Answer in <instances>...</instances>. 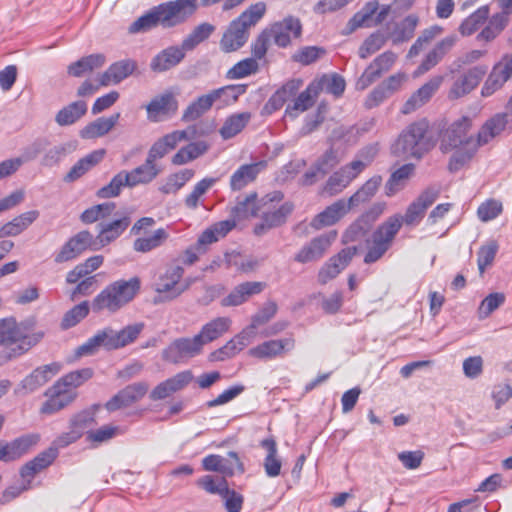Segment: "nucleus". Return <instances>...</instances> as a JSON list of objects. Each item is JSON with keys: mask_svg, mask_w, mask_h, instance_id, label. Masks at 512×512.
Wrapping results in <instances>:
<instances>
[{"mask_svg": "<svg viewBox=\"0 0 512 512\" xmlns=\"http://www.w3.org/2000/svg\"><path fill=\"white\" fill-rule=\"evenodd\" d=\"M440 188L430 186L420 193V195L409 204L404 216L393 215L382 223L372 234L371 244L364 257L367 264L379 260L391 247L392 242L399 232L402 223L406 225H417L430 207L439 197Z\"/></svg>", "mask_w": 512, "mask_h": 512, "instance_id": "f257e3e1", "label": "nucleus"}, {"mask_svg": "<svg viewBox=\"0 0 512 512\" xmlns=\"http://www.w3.org/2000/svg\"><path fill=\"white\" fill-rule=\"evenodd\" d=\"M198 8V0H173L161 3L136 19L128 27L130 34L147 32L158 25L172 28L185 23Z\"/></svg>", "mask_w": 512, "mask_h": 512, "instance_id": "f03ea898", "label": "nucleus"}, {"mask_svg": "<svg viewBox=\"0 0 512 512\" xmlns=\"http://www.w3.org/2000/svg\"><path fill=\"white\" fill-rule=\"evenodd\" d=\"M471 125V118L462 116L455 120L441 136L440 150L443 153L453 151L448 163L450 172H457L469 163L479 148L477 139L468 135Z\"/></svg>", "mask_w": 512, "mask_h": 512, "instance_id": "7ed1b4c3", "label": "nucleus"}, {"mask_svg": "<svg viewBox=\"0 0 512 512\" xmlns=\"http://www.w3.org/2000/svg\"><path fill=\"white\" fill-rule=\"evenodd\" d=\"M428 128L425 120L409 124L392 144V154L404 159H421L435 145L433 139L428 136Z\"/></svg>", "mask_w": 512, "mask_h": 512, "instance_id": "20e7f679", "label": "nucleus"}, {"mask_svg": "<svg viewBox=\"0 0 512 512\" xmlns=\"http://www.w3.org/2000/svg\"><path fill=\"white\" fill-rule=\"evenodd\" d=\"M140 279L117 280L106 286L92 301L91 309L95 313L108 311L115 313L131 302L140 290Z\"/></svg>", "mask_w": 512, "mask_h": 512, "instance_id": "39448f33", "label": "nucleus"}, {"mask_svg": "<svg viewBox=\"0 0 512 512\" xmlns=\"http://www.w3.org/2000/svg\"><path fill=\"white\" fill-rule=\"evenodd\" d=\"M282 199L283 194L280 191L271 192L261 198L258 209L262 211V220L254 227V233L257 236H262L268 230L282 225L288 215L292 213L294 205L290 202L276 207V204L280 203Z\"/></svg>", "mask_w": 512, "mask_h": 512, "instance_id": "423d86ee", "label": "nucleus"}, {"mask_svg": "<svg viewBox=\"0 0 512 512\" xmlns=\"http://www.w3.org/2000/svg\"><path fill=\"white\" fill-rule=\"evenodd\" d=\"M184 269L180 265L167 266L154 283V290L163 300H173L189 289L190 279L182 281Z\"/></svg>", "mask_w": 512, "mask_h": 512, "instance_id": "0eeeda50", "label": "nucleus"}, {"mask_svg": "<svg viewBox=\"0 0 512 512\" xmlns=\"http://www.w3.org/2000/svg\"><path fill=\"white\" fill-rule=\"evenodd\" d=\"M38 340L39 337L25 335L14 319L0 320V344L6 346L17 344L15 348L11 349L9 357L22 355L34 346Z\"/></svg>", "mask_w": 512, "mask_h": 512, "instance_id": "6e6552de", "label": "nucleus"}, {"mask_svg": "<svg viewBox=\"0 0 512 512\" xmlns=\"http://www.w3.org/2000/svg\"><path fill=\"white\" fill-rule=\"evenodd\" d=\"M202 341L195 335L192 338L182 337L171 342L162 352L163 360L178 364L199 355L202 352Z\"/></svg>", "mask_w": 512, "mask_h": 512, "instance_id": "1a4fd4ad", "label": "nucleus"}, {"mask_svg": "<svg viewBox=\"0 0 512 512\" xmlns=\"http://www.w3.org/2000/svg\"><path fill=\"white\" fill-rule=\"evenodd\" d=\"M115 215L117 216L116 219L112 221H101L97 225L98 234L95 239V247L93 248L94 250H98L99 248L105 247L112 243L118 239L129 227L131 218L128 213L117 212Z\"/></svg>", "mask_w": 512, "mask_h": 512, "instance_id": "9d476101", "label": "nucleus"}, {"mask_svg": "<svg viewBox=\"0 0 512 512\" xmlns=\"http://www.w3.org/2000/svg\"><path fill=\"white\" fill-rule=\"evenodd\" d=\"M336 238V231H329L313 238L295 254L294 260L301 264L320 260Z\"/></svg>", "mask_w": 512, "mask_h": 512, "instance_id": "9b49d317", "label": "nucleus"}, {"mask_svg": "<svg viewBox=\"0 0 512 512\" xmlns=\"http://www.w3.org/2000/svg\"><path fill=\"white\" fill-rule=\"evenodd\" d=\"M274 43L281 48L288 47L293 40L302 36V23L298 17L289 15L269 26Z\"/></svg>", "mask_w": 512, "mask_h": 512, "instance_id": "f8f14e48", "label": "nucleus"}, {"mask_svg": "<svg viewBox=\"0 0 512 512\" xmlns=\"http://www.w3.org/2000/svg\"><path fill=\"white\" fill-rule=\"evenodd\" d=\"M512 78V55H505L496 63L485 80L481 95L483 97L492 96L499 91L504 84Z\"/></svg>", "mask_w": 512, "mask_h": 512, "instance_id": "ddd939ff", "label": "nucleus"}, {"mask_svg": "<svg viewBox=\"0 0 512 512\" xmlns=\"http://www.w3.org/2000/svg\"><path fill=\"white\" fill-rule=\"evenodd\" d=\"M396 59L397 55L392 51H385L376 57L357 80V89L364 90L370 86L379 79L383 73L388 72L393 67Z\"/></svg>", "mask_w": 512, "mask_h": 512, "instance_id": "4468645a", "label": "nucleus"}, {"mask_svg": "<svg viewBox=\"0 0 512 512\" xmlns=\"http://www.w3.org/2000/svg\"><path fill=\"white\" fill-rule=\"evenodd\" d=\"M487 73V66L478 65L458 77L452 84L449 92V99H459L474 90L484 75Z\"/></svg>", "mask_w": 512, "mask_h": 512, "instance_id": "2eb2a0df", "label": "nucleus"}, {"mask_svg": "<svg viewBox=\"0 0 512 512\" xmlns=\"http://www.w3.org/2000/svg\"><path fill=\"white\" fill-rule=\"evenodd\" d=\"M367 166V163L361 160H354L351 163L343 166L333 175H331L325 185V191L330 195L339 193L345 188L353 179H355Z\"/></svg>", "mask_w": 512, "mask_h": 512, "instance_id": "dca6fc26", "label": "nucleus"}, {"mask_svg": "<svg viewBox=\"0 0 512 512\" xmlns=\"http://www.w3.org/2000/svg\"><path fill=\"white\" fill-rule=\"evenodd\" d=\"M443 81L444 77L441 75L429 79L406 100L401 108V112L407 115L424 106L438 91Z\"/></svg>", "mask_w": 512, "mask_h": 512, "instance_id": "f3484780", "label": "nucleus"}, {"mask_svg": "<svg viewBox=\"0 0 512 512\" xmlns=\"http://www.w3.org/2000/svg\"><path fill=\"white\" fill-rule=\"evenodd\" d=\"M149 385L146 382L130 384L115 394L105 405L108 411H116L131 406L140 401L147 393Z\"/></svg>", "mask_w": 512, "mask_h": 512, "instance_id": "a211bd4d", "label": "nucleus"}, {"mask_svg": "<svg viewBox=\"0 0 512 512\" xmlns=\"http://www.w3.org/2000/svg\"><path fill=\"white\" fill-rule=\"evenodd\" d=\"M254 336L255 328L250 325L229 340L223 347L212 352L210 359L212 361H224L235 356L252 342Z\"/></svg>", "mask_w": 512, "mask_h": 512, "instance_id": "6ab92c4d", "label": "nucleus"}, {"mask_svg": "<svg viewBox=\"0 0 512 512\" xmlns=\"http://www.w3.org/2000/svg\"><path fill=\"white\" fill-rule=\"evenodd\" d=\"M228 456L232 459V461H229L228 459L215 454L206 456L202 460L204 470L220 472L226 476H232L236 470L240 473H243L244 466L240 461L237 453L231 451L228 453Z\"/></svg>", "mask_w": 512, "mask_h": 512, "instance_id": "aec40b11", "label": "nucleus"}, {"mask_svg": "<svg viewBox=\"0 0 512 512\" xmlns=\"http://www.w3.org/2000/svg\"><path fill=\"white\" fill-rule=\"evenodd\" d=\"M193 380L191 371L186 370L177 373L171 378L159 383L150 393L154 401L162 400L184 389Z\"/></svg>", "mask_w": 512, "mask_h": 512, "instance_id": "412c9836", "label": "nucleus"}, {"mask_svg": "<svg viewBox=\"0 0 512 512\" xmlns=\"http://www.w3.org/2000/svg\"><path fill=\"white\" fill-rule=\"evenodd\" d=\"M177 108L178 103L172 93L157 96L146 106L148 119L153 122H159L170 117L175 114Z\"/></svg>", "mask_w": 512, "mask_h": 512, "instance_id": "4be33fe9", "label": "nucleus"}, {"mask_svg": "<svg viewBox=\"0 0 512 512\" xmlns=\"http://www.w3.org/2000/svg\"><path fill=\"white\" fill-rule=\"evenodd\" d=\"M355 253L356 248L348 247L331 257L320 269L318 281L321 284H326L335 278L348 265Z\"/></svg>", "mask_w": 512, "mask_h": 512, "instance_id": "5701e85b", "label": "nucleus"}, {"mask_svg": "<svg viewBox=\"0 0 512 512\" xmlns=\"http://www.w3.org/2000/svg\"><path fill=\"white\" fill-rule=\"evenodd\" d=\"M45 395L48 399L43 403L41 413L49 415L60 411L77 397L76 391H68L63 387H57L56 382L45 392Z\"/></svg>", "mask_w": 512, "mask_h": 512, "instance_id": "b1692460", "label": "nucleus"}, {"mask_svg": "<svg viewBox=\"0 0 512 512\" xmlns=\"http://www.w3.org/2000/svg\"><path fill=\"white\" fill-rule=\"evenodd\" d=\"M267 167L264 160L241 165L230 177V188L233 191H239L250 183L254 182L258 175Z\"/></svg>", "mask_w": 512, "mask_h": 512, "instance_id": "393cba45", "label": "nucleus"}, {"mask_svg": "<svg viewBox=\"0 0 512 512\" xmlns=\"http://www.w3.org/2000/svg\"><path fill=\"white\" fill-rule=\"evenodd\" d=\"M265 288V283L248 281L237 285L226 297L221 300V306H239L256 294H260Z\"/></svg>", "mask_w": 512, "mask_h": 512, "instance_id": "a878e982", "label": "nucleus"}, {"mask_svg": "<svg viewBox=\"0 0 512 512\" xmlns=\"http://www.w3.org/2000/svg\"><path fill=\"white\" fill-rule=\"evenodd\" d=\"M137 68V63L132 59H123L109 66V68L100 75V85L109 86L119 84L129 77Z\"/></svg>", "mask_w": 512, "mask_h": 512, "instance_id": "bb28decb", "label": "nucleus"}, {"mask_svg": "<svg viewBox=\"0 0 512 512\" xmlns=\"http://www.w3.org/2000/svg\"><path fill=\"white\" fill-rule=\"evenodd\" d=\"M386 209L385 202H377L373 204L368 211H366L354 224H352L349 229L346 231L344 237L347 240L354 241L360 235H363L369 226L375 222L380 215Z\"/></svg>", "mask_w": 512, "mask_h": 512, "instance_id": "cd10ccee", "label": "nucleus"}, {"mask_svg": "<svg viewBox=\"0 0 512 512\" xmlns=\"http://www.w3.org/2000/svg\"><path fill=\"white\" fill-rule=\"evenodd\" d=\"M294 348V340L283 338L265 341L249 350V355L260 359H271L282 355Z\"/></svg>", "mask_w": 512, "mask_h": 512, "instance_id": "c85d7f7f", "label": "nucleus"}, {"mask_svg": "<svg viewBox=\"0 0 512 512\" xmlns=\"http://www.w3.org/2000/svg\"><path fill=\"white\" fill-rule=\"evenodd\" d=\"M189 138L186 130H176L166 134L152 145L147 159L155 163L157 159L164 157L169 151L173 150L179 142Z\"/></svg>", "mask_w": 512, "mask_h": 512, "instance_id": "c756f323", "label": "nucleus"}, {"mask_svg": "<svg viewBox=\"0 0 512 512\" xmlns=\"http://www.w3.org/2000/svg\"><path fill=\"white\" fill-rule=\"evenodd\" d=\"M60 370L61 365L57 362L38 367L22 380L21 386L27 392H34L45 385L52 377L58 374Z\"/></svg>", "mask_w": 512, "mask_h": 512, "instance_id": "7c9ffc66", "label": "nucleus"}, {"mask_svg": "<svg viewBox=\"0 0 512 512\" xmlns=\"http://www.w3.org/2000/svg\"><path fill=\"white\" fill-rule=\"evenodd\" d=\"M182 46H169L153 57L150 68L154 72H164L178 65L185 58Z\"/></svg>", "mask_w": 512, "mask_h": 512, "instance_id": "2f4dec72", "label": "nucleus"}, {"mask_svg": "<svg viewBox=\"0 0 512 512\" xmlns=\"http://www.w3.org/2000/svg\"><path fill=\"white\" fill-rule=\"evenodd\" d=\"M39 440L37 435H25L0 446V460L9 462L20 458Z\"/></svg>", "mask_w": 512, "mask_h": 512, "instance_id": "473e14b6", "label": "nucleus"}, {"mask_svg": "<svg viewBox=\"0 0 512 512\" xmlns=\"http://www.w3.org/2000/svg\"><path fill=\"white\" fill-rule=\"evenodd\" d=\"M350 210L344 199L338 200L328 206L324 211L317 214L311 221V226L315 229H321L335 224Z\"/></svg>", "mask_w": 512, "mask_h": 512, "instance_id": "72a5a7b5", "label": "nucleus"}, {"mask_svg": "<svg viewBox=\"0 0 512 512\" xmlns=\"http://www.w3.org/2000/svg\"><path fill=\"white\" fill-rule=\"evenodd\" d=\"M120 113L112 114L109 117H100L86 125L81 131L83 139H95L106 135L118 123Z\"/></svg>", "mask_w": 512, "mask_h": 512, "instance_id": "f704fd0d", "label": "nucleus"}, {"mask_svg": "<svg viewBox=\"0 0 512 512\" xmlns=\"http://www.w3.org/2000/svg\"><path fill=\"white\" fill-rule=\"evenodd\" d=\"M105 155V150L99 149L91 152L85 157L81 158L77 163H75L69 172L65 175L64 181L66 182H74L84 174H86L89 170H91L94 166H96L99 162L102 161Z\"/></svg>", "mask_w": 512, "mask_h": 512, "instance_id": "c9c22d12", "label": "nucleus"}, {"mask_svg": "<svg viewBox=\"0 0 512 512\" xmlns=\"http://www.w3.org/2000/svg\"><path fill=\"white\" fill-rule=\"evenodd\" d=\"M39 215L38 210H31L18 215L0 228V238L19 235L35 222Z\"/></svg>", "mask_w": 512, "mask_h": 512, "instance_id": "e433bc0d", "label": "nucleus"}, {"mask_svg": "<svg viewBox=\"0 0 512 512\" xmlns=\"http://www.w3.org/2000/svg\"><path fill=\"white\" fill-rule=\"evenodd\" d=\"M508 123L507 113H498L490 118L478 132V146L487 144L494 137L498 136L506 128Z\"/></svg>", "mask_w": 512, "mask_h": 512, "instance_id": "4c0bfd02", "label": "nucleus"}, {"mask_svg": "<svg viewBox=\"0 0 512 512\" xmlns=\"http://www.w3.org/2000/svg\"><path fill=\"white\" fill-rule=\"evenodd\" d=\"M319 89L320 87L318 84H313V82H311L307 88L298 95L293 105H289L287 107L286 114L295 118L299 112H304L311 108L319 96Z\"/></svg>", "mask_w": 512, "mask_h": 512, "instance_id": "58836bf2", "label": "nucleus"}, {"mask_svg": "<svg viewBox=\"0 0 512 512\" xmlns=\"http://www.w3.org/2000/svg\"><path fill=\"white\" fill-rule=\"evenodd\" d=\"M232 320L229 317H217L206 323L197 334L202 345L212 342L229 331Z\"/></svg>", "mask_w": 512, "mask_h": 512, "instance_id": "ea45409f", "label": "nucleus"}, {"mask_svg": "<svg viewBox=\"0 0 512 512\" xmlns=\"http://www.w3.org/2000/svg\"><path fill=\"white\" fill-rule=\"evenodd\" d=\"M105 62L106 57L104 54H91L71 63L67 68V72L73 77H82L87 73L93 72L95 69L101 68Z\"/></svg>", "mask_w": 512, "mask_h": 512, "instance_id": "a19ab883", "label": "nucleus"}, {"mask_svg": "<svg viewBox=\"0 0 512 512\" xmlns=\"http://www.w3.org/2000/svg\"><path fill=\"white\" fill-rule=\"evenodd\" d=\"M247 85L234 84L220 87L211 91L217 109L232 105L238 98L246 93Z\"/></svg>", "mask_w": 512, "mask_h": 512, "instance_id": "79ce46f5", "label": "nucleus"}, {"mask_svg": "<svg viewBox=\"0 0 512 512\" xmlns=\"http://www.w3.org/2000/svg\"><path fill=\"white\" fill-rule=\"evenodd\" d=\"M260 446L267 452L263 463L266 475L271 478L279 476L282 463L277 455L276 441L272 437L266 438L260 442Z\"/></svg>", "mask_w": 512, "mask_h": 512, "instance_id": "37998d69", "label": "nucleus"}, {"mask_svg": "<svg viewBox=\"0 0 512 512\" xmlns=\"http://www.w3.org/2000/svg\"><path fill=\"white\" fill-rule=\"evenodd\" d=\"M56 449H49L48 451L42 452L37 455L34 459L27 462L20 471L23 479H31L41 470L48 467L56 458Z\"/></svg>", "mask_w": 512, "mask_h": 512, "instance_id": "c03bdc74", "label": "nucleus"}, {"mask_svg": "<svg viewBox=\"0 0 512 512\" xmlns=\"http://www.w3.org/2000/svg\"><path fill=\"white\" fill-rule=\"evenodd\" d=\"M160 171V168L155 163L146 158L144 164L128 172L130 188L152 182Z\"/></svg>", "mask_w": 512, "mask_h": 512, "instance_id": "a18cd8bd", "label": "nucleus"}, {"mask_svg": "<svg viewBox=\"0 0 512 512\" xmlns=\"http://www.w3.org/2000/svg\"><path fill=\"white\" fill-rule=\"evenodd\" d=\"M418 24L419 16L416 14H410L397 23L390 35L393 44L407 42L412 39Z\"/></svg>", "mask_w": 512, "mask_h": 512, "instance_id": "49530a36", "label": "nucleus"}, {"mask_svg": "<svg viewBox=\"0 0 512 512\" xmlns=\"http://www.w3.org/2000/svg\"><path fill=\"white\" fill-rule=\"evenodd\" d=\"M248 35V31L243 30L232 21L221 39L220 45L222 50L225 52L238 50L246 43Z\"/></svg>", "mask_w": 512, "mask_h": 512, "instance_id": "de8ad7c7", "label": "nucleus"}, {"mask_svg": "<svg viewBox=\"0 0 512 512\" xmlns=\"http://www.w3.org/2000/svg\"><path fill=\"white\" fill-rule=\"evenodd\" d=\"M208 149L209 145L205 141L191 142L178 150V152L172 157V164H187L204 155Z\"/></svg>", "mask_w": 512, "mask_h": 512, "instance_id": "09e8293b", "label": "nucleus"}, {"mask_svg": "<svg viewBox=\"0 0 512 512\" xmlns=\"http://www.w3.org/2000/svg\"><path fill=\"white\" fill-rule=\"evenodd\" d=\"M413 164H404L394 171L385 185V193L387 196H393L401 191L407 184V181L414 173Z\"/></svg>", "mask_w": 512, "mask_h": 512, "instance_id": "8fccbe9b", "label": "nucleus"}, {"mask_svg": "<svg viewBox=\"0 0 512 512\" xmlns=\"http://www.w3.org/2000/svg\"><path fill=\"white\" fill-rule=\"evenodd\" d=\"M87 112V104L85 101H75L62 108L55 117V121L60 126H68L74 124Z\"/></svg>", "mask_w": 512, "mask_h": 512, "instance_id": "3c124183", "label": "nucleus"}, {"mask_svg": "<svg viewBox=\"0 0 512 512\" xmlns=\"http://www.w3.org/2000/svg\"><path fill=\"white\" fill-rule=\"evenodd\" d=\"M251 116L250 112H241L229 116L219 131L222 138L227 140L239 134L249 123Z\"/></svg>", "mask_w": 512, "mask_h": 512, "instance_id": "603ef678", "label": "nucleus"}, {"mask_svg": "<svg viewBox=\"0 0 512 512\" xmlns=\"http://www.w3.org/2000/svg\"><path fill=\"white\" fill-rule=\"evenodd\" d=\"M214 99L211 91L207 94L199 96L193 101L184 111L182 115V121L191 122L200 118L203 114L211 109L214 105Z\"/></svg>", "mask_w": 512, "mask_h": 512, "instance_id": "864d4df0", "label": "nucleus"}, {"mask_svg": "<svg viewBox=\"0 0 512 512\" xmlns=\"http://www.w3.org/2000/svg\"><path fill=\"white\" fill-rule=\"evenodd\" d=\"M297 89L298 85L294 81L286 83L269 98L263 108L264 111L271 114L279 110L296 93Z\"/></svg>", "mask_w": 512, "mask_h": 512, "instance_id": "5fc2aeb1", "label": "nucleus"}, {"mask_svg": "<svg viewBox=\"0 0 512 512\" xmlns=\"http://www.w3.org/2000/svg\"><path fill=\"white\" fill-rule=\"evenodd\" d=\"M129 179L128 171H120L111 179L107 185L103 186L97 191V197L100 199H109L119 196L123 187L130 188Z\"/></svg>", "mask_w": 512, "mask_h": 512, "instance_id": "6e6d98bb", "label": "nucleus"}, {"mask_svg": "<svg viewBox=\"0 0 512 512\" xmlns=\"http://www.w3.org/2000/svg\"><path fill=\"white\" fill-rule=\"evenodd\" d=\"M129 179L128 171H120L111 179L107 185L103 186L97 191V197L100 199H109L119 196L123 187L130 188Z\"/></svg>", "mask_w": 512, "mask_h": 512, "instance_id": "4d7b16f0", "label": "nucleus"}, {"mask_svg": "<svg viewBox=\"0 0 512 512\" xmlns=\"http://www.w3.org/2000/svg\"><path fill=\"white\" fill-rule=\"evenodd\" d=\"M129 179L128 171H120L111 179L107 185L103 186L97 191V197L100 199H109L119 196L123 187L130 188Z\"/></svg>", "mask_w": 512, "mask_h": 512, "instance_id": "13d9d810", "label": "nucleus"}, {"mask_svg": "<svg viewBox=\"0 0 512 512\" xmlns=\"http://www.w3.org/2000/svg\"><path fill=\"white\" fill-rule=\"evenodd\" d=\"M215 31V26L204 22L197 25L182 41L181 46L187 51L195 49L200 43L208 39Z\"/></svg>", "mask_w": 512, "mask_h": 512, "instance_id": "bf43d9fd", "label": "nucleus"}, {"mask_svg": "<svg viewBox=\"0 0 512 512\" xmlns=\"http://www.w3.org/2000/svg\"><path fill=\"white\" fill-rule=\"evenodd\" d=\"M167 239V231L159 228L152 235L137 238L133 243V248L137 252L147 253L160 247Z\"/></svg>", "mask_w": 512, "mask_h": 512, "instance_id": "052dcab7", "label": "nucleus"}, {"mask_svg": "<svg viewBox=\"0 0 512 512\" xmlns=\"http://www.w3.org/2000/svg\"><path fill=\"white\" fill-rule=\"evenodd\" d=\"M312 82L313 84L319 85V94L322 91H326L335 97L341 96L344 93L346 87L344 78L337 73L324 74L321 78Z\"/></svg>", "mask_w": 512, "mask_h": 512, "instance_id": "680f3d73", "label": "nucleus"}, {"mask_svg": "<svg viewBox=\"0 0 512 512\" xmlns=\"http://www.w3.org/2000/svg\"><path fill=\"white\" fill-rule=\"evenodd\" d=\"M93 376L91 368H83L80 370L72 371L56 381L57 387H63L68 391H75L76 388L83 385L86 381Z\"/></svg>", "mask_w": 512, "mask_h": 512, "instance_id": "e2e57ef3", "label": "nucleus"}, {"mask_svg": "<svg viewBox=\"0 0 512 512\" xmlns=\"http://www.w3.org/2000/svg\"><path fill=\"white\" fill-rule=\"evenodd\" d=\"M489 7L481 6L469 17H467L460 25L459 31L463 36H469L476 32L488 19Z\"/></svg>", "mask_w": 512, "mask_h": 512, "instance_id": "0e129e2a", "label": "nucleus"}, {"mask_svg": "<svg viewBox=\"0 0 512 512\" xmlns=\"http://www.w3.org/2000/svg\"><path fill=\"white\" fill-rule=\"evenodd\" d=\"M378 10V2H368L360 11L354 14L347 24L348 32L351 33L356 29L364 26H371L372 16Z\"/></svg>", "mask_w": 512, "mask_h": 512, "instance_id": "69168bd1", "label": "nucleus"}, {"mask_svg": "<svg viewBox=\"0 0 512 512\" xmlns=\"http://www.w3.org/2000/svg\"><path fill=\"white\" fill-rule=\"evenodd\" d=\"M265 11V3L258 2L256 4L251 5L233 22L235 23V25H238L243 30L248 31L250 27L254 26L264 16Z\"/></svg>", "mask_w": 512, "mask_h": 512, "instance_id": "338daca9", "label": "nucleus"}, {"mask_svg": "<svg viewBox=\"0 0 512 512\" xmlns=\"http://www.w3.org/2000/svg\"><path fill=\"white\" fill-rule=\"evenodd\" d=\"M216 182L217 179L212 177L203 178L197 182L193 190L186 196L184 200L185 206L191 210L198 208L201 198L211 187L215 185Z\"/></svg>", "mask_w": 512, "mask_h": 512, "instance_id": "774afa93", "label": "nucleus"}]
</instances>
